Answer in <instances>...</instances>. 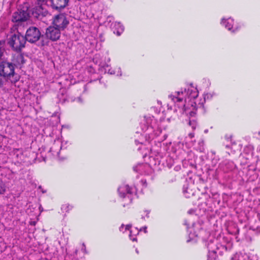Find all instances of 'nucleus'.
Returning <instances> with one entry per match:
<instances>
[{"mask_svg":"<svg viewBox=\"0 0 260 260\" xmlns=\"http://www.w3.org/2000/svg\"><path fill=\"white\" fill-rule=\"evenodd\" d=\"M198 96L197 88L192 84H190L180 91L171 94L169 98L174 103L175 111L182 114L185 113L190 117L196 114L197 104L194 101Z\"/></svg>","mask_w":260,"mask_h":260,"instance_id":"1","label":"nucleus"},{"mask_svg":"<svg viewBox=\"0 0 260 260\" xmlns=\"http://www.w3.org/2000/svg\"><path fill=\"white\" fill-rule=\"evenodd\" d=\"M165 121L164 119H160L158 121L153 116H145L144 122L141 127L143 132L141 135L140 141L136 140V143L141 144L143 146L144 140L145 142L149 143L150 141L159 136L162 129L166 128Z\"/></svg>","mask_w":260,"mask_h":260,"instance_id":"2","label":"nucleus"},{"mask_svg":"<svg viewBox=\"0 0 260 260\" xmlns=\"http://www.w3.org/2000/svg\"><path fill=\"white\" fill-rule=\"evenodd\" d=\"M0 76L12 83H15L19 79L18 76L14 72L13 63L6 61L0 63Z\"/></svg>","mask_w":260,"mask_h":260,"instance_id":"3","label":"nucleus"},{"mask_svg":"<svg viewBox=\"0 0 260 260\" xmlns=\"http://www.w3.org/2000/svg\"><path fill=\"white\" fill-rule=\"evenodd\" d=\"M26 39L19 33L14 34L9 39L8 44L12 49L19 52L24 47Z\"/></svg>","mask_w":260,"mask_h":260,"instance_id":"4","label":"nucleus"},{"mask_svg":"<svg viewBox=\"0 0 260 260\" xmlns=\"http://www.w3.org/2000/svg\"><path fill=\"white\" fill-rule=\"evenodd\" d=\"M40 36L41 33L39 29L36 27H31L27 30L25 38L27 41L34 43L39 40Z\"/></svg>","mask_w":260,"mask_h":260,"instance_id":"5","label":"nucleus"},{"mask_svg":"<svg viewBox=\"0 0 260 260\" xmlns=\"http://www.w3.org/2000/svg\"><path fill=\"white\" fill-rule=\"evenodd\" d=\"M118 191L119 196L121 198L125 199L126 200L127 204H128L131 203L132 191L131 188L128 185L122 184L120 185L118 189Z\"/></svg>","mask_w":260,"mask_h":260,"instance_id":"6","label":"nucleus"},{"mask_svg":"<svg viewBox=\"0 0 260 260\" xmlns=\"http://www.w3.org/2000/svg\"><path fill=\"white\" fill-rule=\"evenodd\" d=\"M53 24L59 30L63 29L69 24V21L63 14H60L55 16Z\"/></svg>","mask_w":260,"mask_h":260,"instance_id":"7","label":"nucleus"},{"mask_svg":"<svg viewBox=\"0 0 260 260\" xmlns=\"http://www.w3.org/2000/svg\"><path fill=\"white\" fill-rule=\"evenodd\" d=\"M46 35L52 41H56L60 36V30L54 26H50L46 30Z\"/></svg>","mask_w":260,"mask_h":260,"instance_id":"8","label":"nucleus"},{"mask_svg":"<svg viewBox=\"0 0 260 260\" xmlns=\"http://www.w3.org/2000/svg\"><path fill=\"white\" fill-rule=\"evenodd\" d=\"M29 17L28 13L27 11H18L13 14L12 21L13 22L24 21H26Z\"/></svg>","mask_w":260,"mask_h":260,"instance_id":"9","label":"nucleus"},{"mask_svg":"<svg viewBox=\"0 0 260 260\" xmlns=\"http://www.w3.org/2000/svg\"><path fill=\"white\" fill-rule=\"evenodd\" d=\"M61 149V142L59 139L55 140L50 151L52 153L54 156H58L60 149Z\"/></svg>","mask_w":260,"mask_h":260,"instance_id":"10","label":"nucleus"},{"mask_svg":"<svg viewBox=\"0 0 260 260\" xmlns=\"http://www.w3.org/2000/svg\"><path fill=\"white\" fill-rule=\"evenodd\" d=\"M68 2L69 0H51V6L56 10L62 9L67 5Z\"/></svg>","mask_w":260,"mask_h":260,"instance_id":"11","label":"nucleus"},{"mask_svg":"<svg viewBox=\"0 0 260 260\" xmlns=\"http://www.w3.org/2000/svg\"><path fill=\"white\" fill-rule=\"evenodd\" d=\"M112 28L114 34H116L117 36H120L124 30L123 26L119 22H114L112 24Z\"/></svg>","mask_w":260,"mask_h":260,"instance_id":"12","label":"nucleus"},{"mask_svg":"<svg viewBox=\"0 0 260 260\" xmlns=\"http://www.w3.org/2000/svg\"><path fill=\"white\" fill-rule=\"evenodd\" d=\"M13 64L17 67L20 66L24 63V59L23 56L21 54H18L14 56L13 59Z\"/></svg>","mask_w":260,"mask_h":260,"instance_id":"13","label":"nucleus"},{"mask_svg":"<svg viewBox=\"0 0 260 260\" xmlns=\"http://www.w3.org/2000/svg\"><path fill=\"white\" fill-rule=\"evenodd\" d=\"M234 23V20L229 18L226 20L223 19L221 21V24L225 26L229 30H232Z\"/></svg>","mask_w":260,"mask_h":260,"instance_id":"14","label":"nucleus"},{"mask_svg":"<svg viewBox=\"0 0 260 260\" xmlns=\"http://www.w3.org/2000/svg\"><path fill=\"white\" fill-rule=\"evenodd\" d=\"M148 169L149 166L147 165H139L134 168V170L141 174H145V169Z\"/></svg>","mask_w":260,"mask_h":260,"instance_id":"15","label":"nucleus"},{"mask_svg":"<svg viewBox=\"0 0 260 260\" xmlns=\"http://www.w3.org/2000/svg\"><path fill=\"white\" fill-rule=\"evenodd\" d=\"M47 2V0H38V6L36 8V12L38 14L41 13V10L43 9V5Z\"/></svg>","mask_w":260,"mask_h":260,"instance_id":"16","label":"nucleus"},{"mask_svg":"<svg viewBox=\"0 0 260 260\" xmlns=\"http://www.w3.org/2000/svg\"><path fill=\"white\" fill-rule=\"evenodd\" d=\"M139 231L137 229H134L130 231V234H129V238L130 239L133 241H136V236L139 234Z\"/></svg>","mask_w":260,"mask_h":260,"instance_id":"17","label":"nucleus"},{"mask_svg":"<svg viewBox=\"0 0 260 260\" xmlns=\"http://www.w3.org/2000/svg\"><path fill=\"white\" fill-rule=\"evenodd\" d=\"M6 190V187L5 183L0 180V194H4Z\"/></svg>","mask_w":260,"mask_h":260,"instance_id":"18","label":"nucleus"},{"mask_svg":"<svg viewBox=\"0 0 260 260\" xmlns=\"http://www.w3.org/2000/svg\"><path fill=\"white\" fill-rule=\"evenodd\" d=\"M189 125H190L193 129L196 128L197 122L194 119H190L189 121Z\"/></svg>","mask_w":260,"mask_h":260,"instance_id":"19","label":"nucleus"},{"mask_svg":"<svg viewBox=\"0 0 260 260\" xmlns=\"http://www.w3.org/2000/svg\"><path fill=\"white\" fill-rule=\"evenodd\" d=\"M109 72L110 73V74H117V75H120V76L121 75V73L120 68L117 69V73H116V71H110V70H109Z\"/></svg>","mask_w":260,"mask_h":260,"instance_id":"20","label":"nucleus"},{"mask_svg":"<svg viewBox=\"0 0 260 260\" xmlns=\"http://www.w3.org/2000/svg\"><path fill=\"white\" fill-rule=\"evenodd\" d=\"M129 225H126L125 228L124 226L123 225H122L120 228H119V230L121 231V232H125V231H126L127 230H129Z\"/></svg>","mask_w":260,"mask_h":260,"instance_id":"21","label":"nucleus"},{"mask_svg":"<svg viewBox=\"0 0 260 260\" xmlns=\"http://www.w3.org/2000/svg\"><path fill=\"white\" fill-rule=\"evenodd\" d=\"M153 151H156V152L158 154L159 151H160V149L158 148L157 149H155V148L154 147H152L151 149H150V154H152V152Z\"/></svg>","mask_w":260,"mask_h":260,"instance_id":"22","label":"nucleus"},{"mask_svg":"<svg viewBox=\"0 0 260 260\" xmlns=\"http://www.w3.org/2000/svg\"><path fill=\"white\" fill-rule=\"evenodd\" d=\"M194 133H189V134H188V136H189V138H193V137H194Z\"/></svg>","mask_w":260,"mask_h":260,"instance_id":"23","label":"nucleus"},{"mask_svg":"<svg viewBox=\"0 0 260 260\" xmlns=\"http://www.w3.org/2000/svg\"><path fill=\"white\" fill-rule=\"evenodd\" d=\"M147 151H148V150H145V151H144V152H143V153H144V156H145L147 154Z\"/></svg>","mask_w":260,"mask_h":260,"instance_id":"24","label":"nucleus"},{"mask_svg":"<svg viewBox=\"0 0 260 260\" xmlns=\"http://www.w3.org/2000/svg\"><path fill=\"white\" fill-rule=\"evenodd\" d=\"M3 85V81L2 80V79L0 78V87H1Z\"/></svg>","mask_w":260,"mask_h":260,"instance_id":"25","label":"nucleus"},{"mask_svg":"<svg viewBox=\"0 0 260 260\" xmlns=\"http://www.w3.org/2000/svg\"><path fill=\"white\" fill-rule=\"evenodd\" d=\"M2 55V51L1 48H0V58L1 57Z\"/></svg>","mask_w":260,"mask_h":260,"instance_id":"26","label":"nucleus"},{"mask_svg":"<svg viewBox=\"0 0 260 260\" xmlns=\"http://www.w3.org/2000/svg\"><path fill=\"white\" fill-rule=\"evenodd\" d=\"M144 232H145V233H146V232H147V231H146V227H144Z\"/></svg>","mask_w":260,"mask_h":260,"instance_id":"27","label":"nucleus"},{"mask_svg":"<svg viewBox=\"0 0 260 260\" xmlns=\"http://www.w3.org/2000/svg\"><path fill=\"white\" fill-rule=\"evenodd\" d=\"M31 224H33V225H35V222H33Z\"/></svg>","mask_w":260,"mask_h":260,"instance_id":"28","label":"nucleus"},{"mask_svg":"<svg viewBox=\"0 0 260 260\" xmlns=\"http://www.w3.org/2000/svg\"><path fill=\"white\" fill-rule=\"evenodd\" d=\"M223 248H225V250H226V249H227L226 247H223Z\"/></svg>","mask_w":260,"mask_h":260,"instance_id":"29","label":"nucleus"},{"mask_svg":"<svg viewBox=\"0 0 260 260\" xmlns=\"http://www.w3.org/2000/svg\"><path fill=\"white\" fill-rule=\"evenodd\" d=\"M235 31V29H233V30H232V31H233V32H234Z\"/></svg>","mask_w":260,"mask_h":260,"instance_id":"30","label":"nucleus"},{"mask_svg":"<svg viewBox=\"0 0 260 260\" xmlns=\"http://www.w3.org/2000/svg\"><path fill=\"white\" fill-rule=\"evenodd\" d=\"M64 207H67V206H63L62 208H64Z\"/></svg>","mask_w":260,"mask_h":260,"instance_id":"31","label":"nucleus"}]
</instances>
